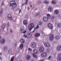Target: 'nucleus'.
<instances>
[{"instance_id": "nucleus-48", "label": "nucleus", "mask_w": 61, "mask_h": 61, "mask_svg": "<svg viewBox=\"0 0 61 61\" xmlns=\"http://www.w3.org/2000/svg\"><path fill=\"white\" fill-rule=\"evenodd\" d=\"M25 17L26 18H28V16L27 15H25Z\"/></svg>"}, {"instance_id": "nucleus-28", "label": "nucleus", "mask_w": 61, "mask_h": 61, "mask_svg": "<svg viewBox=\"0 0 61 61\" xmlns=\"http://www.w3.org/2000/svg\"><path fill=\"white\" fill-rule=\"evenodd\" d=\"M3 50L5 51H6L7 50V47H4Z\"/></svg>"}, {"instance_id": "nucleus-39", "label": "nucleus", "mask_w": 61, "mask_h": 61, "mask_svg": "<svg viewBox=\"0 0 61 61\" xmlns=\"http://www.w3.org/2000/svg\"><path fill=\"white\" fill-rule=\"evenodd\" d=\"M28 0H26L25 4H28Z\"/></svg>"}, {"instance_id": "nucleus-27", "label": "nucleus", "mask_w": 61, "mask_h": 61, "mask_svg": "<svg viewBox=\"0 0 61 61\" xmlns=\"http://www.w3.org/2000/svg\"><path fill=\"white\" fill-rule=\"evenodd\" d=\"M32 56L34 58H37V56H36V54H35L34 53H33L32 54Z\"/></svg>"}, {"instance_id": "nucleus-6", "label": "nucleus", "mask_w": 61, "mask_h": 61, "mask_svg": "<svg viewBox=\"0 0 61 61\" xmlns=\"http://www.w3.org/2000/svg\"><path fill=\"white\" fill-rule=\"evenodd\" d=\"M47 55V53L46 52H43L41 53V56L42 57H45Z\"/></svg>"}, {"instance_id": "nucleus-44", "label": "nucleus", "mask_w": 61, "mask_h": 61, "mask_svg": "<svg viewBox=\"0 0 61 61\" xmlns=\"http://www.w3.org/2000/svg\"><path fill=\"white\" fill-rule=\"evenodd\" d=\"M38 3L39 4H40L41 3V1H38Z\"/></svg>"}, {"instance_id": "nucleus-37", "label": "nucleus", "mask_w": 61, "mask_h": 61, "mask_svg": "<svg viewBox=\"0 0 61 61\" xmlns=\"http://www.w3.org/2000/svg\"><path fill=\"white\" fill-rule=\"evenodd\" d=\"M55 16H53L51 18V20H53L54 19H55Z\"/></svg>"}, {"instance_id": "nucleus-9", "label": "nucleus", "mask_w": 61, "mask_h": 61, "mask_svg": "<svg viewBox=\"0 0 61 61\" xmlns=\"http://www.w3.org/2000/svg\"><path fill=\"white\" fill-rule=\"evenodd\" d=\"M40 52H43L44 50V48L42 46H41L40 47Z\"/></svg>"}, {"instance_id": "nucleus-15", "label": "nucleus", "mask_w": 61, "mask_h": 61, "mask_svg": "<svg viewBox=\"0 0 61 61\" xmlns=\"http://www.w3.org/2000/svg\"><path fill=\"white\" fill-rule=\"evenodd\" d=\"M24 46V45L23 44L20 45L19 47V48L20 49H22Z\"/></svg>"}, {"instance_id": "nucleus-1", "label": "nucleus", "mask_w": 61, "mask_h": 61, "mask_svg": "<svg viewBox=\"0 0 61 61\" xmlns=\"http://www.w3.org/2000/svg\"><path fill=\"white\" fill-rule=\"evenodd\" d=\"M10 6H11L12 7L15 8L16 7V4L15 2V1H11L10 2Z\"/></svg>"}, {"instance_id": "nucleus-38", "label": "nucleus", "mask_w": 61, "mask_h": 61, "mask_svg": "<svg viewBox=\"0 0 61 61\" xmlns=\"http://www.w3.org/2000/svg\"><path fill=\"white\" fill-rule=\"evenodd\" d=\"M3 9H2L1 12H0V14L1 13V14L0 15H3V13H2V12H3Z\"/></svg>"}, {"instance_id": "nucleus-13", "label": "nucleus", "mask_w": 61, "mask_h": 61, "mask_svg": "<svg viewBox=\"0 0 61 61\" xmlns=\"http://www.w3.org/2000/svg\"><path fill=\"white\" fill-rule=\"evenodd\" d=\"M26 58L28 60H29L31 59V56L30 55H28L27 56Z\"/></svg>"}, {"instance_id": "nucleus-56", "label": "nucleus", "mask_w": 61, "mask_h": 61, "mask_svg": "<svg viewBox=\"0 0 61 61\" xmlns=\"http://www.w3.org/2000/svg\"><path fill=\"white\" fill-rule=\"evenodd\" d=\"M25 5V4H22V6H23V5Z\"/></svg>"}, {"instance_id": "nucleus-4", "label": "nucleus", "mask_w": 61, "mask_h": 61, "mask_svg": "<svg viewBox=\"0 0 61 61\" xmlns=\"http://www.w3.org/2000/svg\"><path fill=\"white\" fill-rule=\"evenodd\" d=\"M7 17L8 19L10 20H13V18L12 16L10 14H8L7 16Z\"/></svg>"}, {"instance_id": "nucleus-21", "label": "nucleus", "mask_w": 61, "mask_h": 61, "mask_svg": "<svg viewBox=\"0 0 61 61\" xmlns=\"http://www.w3.org/2000/svg\"><path fill=\"white\" fill-rule=\"evenodd\" d=\"M40 12H38L35 14V16H38L39 15H40Z\"/></svg>"}, {"instance_id": "nucleus-29", "label": "nucleus", "mask_w": 61, "mask_h": 61, "mask_svg": "<svg viewBox=\"0 0 61 61\" xmlns=\"http://www.w3.org/2000/svg\"><path fill=\"white\" fill-rule=\"evenodd\" d=\"M57 26L58 27H59V28L61 27V23H58L57 24Z\"/></svg>"}, {"instance_id": "nucleus-55", "label": "nucleus", "mask_w": 61, "mask_h": 61, "mask_svg": "<svg viewBox=\"0 0 61 61\" xmlns=\"http://www.w3.org/2000/svg\"><path fill=\"white\" fill-rule=\"evenodd\" d=\"M34 30L33 31H32V32L33 33L34 31H35V28H34Z\"/></svg>"}, {"instance_id": "nucleus-22", "label": "nucleus", "mask_w": 61, "mask_h": 61, "mask_svg": "<svg viewBox=\"0 0 61 61\" xmlns=\"http://www.w3.org/2000/svg\"><path fill=\"white\" fill-rule=\"evenodd\" d=\"M40 36V34L38 33H36L35 35V37H38V36Z\"/></svg>"}, {"instance_id": "nucleus-51", "label": "nucleus", "mask_w": 61, "mask_h": 61, "mask_svg": "<svg viewBox=\"0 0 61 61\" xmlns=\"http://www.w3.org/2000/svg\"><path fill=\"white\" fill-rule=\"evenodd\" d=\"M6 34L7 35H9V33L8 32L6 33Z\"/></svg>"}, {"instance_id": "nucleus-26", "label": "nucleus", "mask_w": 61, "mask_h": 61, "mask_svg": "<svg viewBox=\"0 0 61 61\" xmlns=\"http://www.w3.org/2000/svg\"><path fill=\"white\" fill-rule=\"evenodd\" d=\"M52 3L53 4H56V1L55 0H53L52 1Z\"/></svg>"}, {"instance_id": "nucleus-17", "label": "nucleus", "mask_w": 61, "mask_h": 61, "mask_svg": "<svg viewBox=\"0 0 61 61\" xmlns=\"http://www.w3.org/2000/svg\"><path fill=\"white\" fill-rule=\"evenodd\" d=\"M5 24L4 23L3 25H2V28L3 29V30L5 29Z\"/></svg>"}, {"instance_id": "nucleus-45", "label": "nucleus", "mask_w": 61, "mask_h": 61, "mask_svg": "<svg viewBox=\"0 0 61 61\" xmlns=\"http://www.w3.org/2000/svg\"><path fill=\"white\" fill-rule=\"evenodd\" d=\"M4 2H2V4H1V6H3V5H4Z\"/></svg>"}, {"instance_id": "nucleus-41", "label": "nucleus", "mask_w": 61, "mask_h": 61, "mask_svg": "<svg viewBox=\"0 0 61 61\" xmlns=\"http://www.w3.org/2000/svg\"><path fill=\"white\" fill-rule=\"evenodd\" d=\"M50 51V49H47V51L48 52H49V51Z\"/></svg>"}, {"instance_id": "nucleus-53", "label": "nucleus", "mask_w": 61, "mask_h": 61, "mask_svg": "<svg viewBox=\"0 0 61 61\" xmlns=\"http://www.w3.org/2000/svg\"><path fill=\"white\" fill-rule=\"evenodd\" d=\"M2 38V36H1L0 35V39H1Z\"/></svg>"}, {"instance_id": "nucleus-52", "label": "nucleus", "mask_w": 61, "mask_h": 61, "mask_svg": "<svg viewBox=\"0 0 61 61\" xmlns=\"http://www.w3.org/2000/svg\"><path fill=\"white\" fill-rule=\"evenodd\" d=\"M27 9L28 10H30V8L28 7L27 8Z\"/></svg>"}, {"instance_id": "nucleus-60", "label": "nucleus", "mask_w": 61, "mask_h": 61, "mask_svg": "<svg viewBox=\"0 0 61 61\" xmlns=\"http://www.w3.org/2000/svg\"><path fill=\"white\" fill-rule=\"evenodd\" d=\"M32 5H31V6H30L31 7H32Z\"/></svg>"}, {"instance_id": "nucleus-5", "label": "nucleus", "mask_w": 61, "mask_h": 61, "mask_svg": "<svg viewBox=\"0 0 61 61\" xmlns=\"http://www.w3.org/2000/svg\"><path fill=\"white\" fill-rule=\"evenodd\" d=\"M20 33H23V34H25V33L26 32V31L25 30H25L23 28H21L20 30Z\"/></svg>"}, {"instance_id": "nucleus-36", "label": "nucleus", "mask_w": 61, "mask_h": 61, "mask_svg": "<svg viewBox=\"0 0 61 61\" xmlns=\"http://www.w3.org/2000/svg\"><path fill=\"white\" fill-rule=\"evenodd\" d=\"M58 61H60L61 60V57H59L58 58Z\"/></svg>"}, {"instance_id": "nucleus-34", "label": "nucleus", "mask_w": 61, "mask_h": 61, "mask_svg": "<svg viewBox=\"0 0 61 61\" xmlns=\"http://www.w3.org/2000/svg\"><path fill=\"white\" fill-rule=\"evenodd\" d=\"M23 36V37H24L25 38H26V37H27V38H28V37H27V36H26V35H25V34H24Z\"/></svg>"}, {"instance_id": "nucleus-16", "label": "nucleus", "mask_w": 61, "mask_h": 61, "mask_svg": "<svg viewBox=\"0 0 61 61\" xmlns=\"http://www.w3.org/2000/svg\"><path fill=\"white\" fill-rule=\"evenodd\" d=\"M57 49L58 51L61 50V46H59L57 48Z\"/></svg>"}, {"instance_id": "nucleus-14", "label": "nucleus", "mask_w": 61, "mask_h": 61, "mask_svg": "<svg viewBox=\"0 0 61 61\" xmlns=\"http://www.w3.org/2000/svg\"><path fill=\"white\" fill-rule=\"evenodd\" d=\"M20 42L21 43H25V41L23 39H21L20 40Z\"/></svg>"}, {"instance_id": "nucleus-33", "label": "nucleus", "mask_w": 61, "mask_h": 61, "mask_svg": "<svg viewBox=\"0 0 61 61\" xmlns=\"http://www.w3.org/2000/svg\"><path fill=\"white\" fill-rule=\"evenodd\" d=\"M16 41H15L14 42V45L15 47L16 46Z\"/></svg>"}, {"instance_id": "nucleus-12", "label": "nucleus", "mask_w": 61, "mask_h": 61, "mask_svg": "<svg viewBox=\"0 0 61 61\" xmlns=\"http://www.w3.org/2000/svg\"><path fill=\"white\" fill-rule=\"evenodd\" d=\"M44 45L45 46L47 47H50V44L48 43H44Z\"/></svg>"}, {"instance_id": "nucleus-31", "label": "nucleus", "mask_w": 61, "mask_h": 61, "mask_svg": "<svg viewBox=\"0 0 61 61\" xmlns=\"http://www.w3.org/2000/svg\"><path fill=\"white\" fill-rule=\"evenodd\" d=\"M44 3L46 5H48L49 4V2L47 1H45L44 2Z\"/></svg>"}, {"instance_id": "nucleus-49", "label": "nucleus", "mask_w": 61, "mask_h": 61, "mask_svg": "<svg viewBox=\"0 0 61 61\" xmlns=\"http://www.w3.org/2000/svg\"><path fill=\"white\" fill-rule=\"evenodd\" d=\"M10 31L11 33H12L13 32V30L12 29H10Z\"/></svg>"}, {"instance_id": "nucleus-10", "label": "nucleus", "mask_w": 61, "mask_h": 61, "mask_svg": "<svg viewBox=\"0 0 61 61\" xmlns=\"http://www.w3.org/2000/svg\"><path fill=\"white\" fill-rule=\"evenodd\" d=\"M5 39H2L0 40V43L1 44H3L5 43Z\"/></svg>"}, {"instance_id": "nucleus-8", "label": "nucleus", "mask_w": 61, "mask_h": 61, "mask_svg": "<svg viewBox=\"0 0 61 61\" xmlns=\"http://www.w3.org/2000/svg\"><path fill=\"white\" fill-rule=\"evenodd\" d=\"M48 26L50 29H52L53 28V24L51 23H49L48 25Z\"/></svg>"}, {"instance_id": "nucleus-43", "label": "nucleus", "mask_w": 61, "mask_h": 61, "mask_svg": "<svg viewBox=\"0 0 61 61\" xmlns=\"http://www.w3.org/2000/svg\"><path fill=\"white\" fill-rule=\"evenodd\" d=\"M28 51H32V49L30 48H29Z\"/></svg>"}, {"instance_id": "nucleus-40", "label": "nucleus", "mask_w": 61, "mask_h": 61, "mask_svg": "<svg viewBox=\"0 0 61 61\" xmlns=\"http://www.w3.org/2000/svg\"><path fill=\"white\" fill-rule=\"evenodd\" d=\"M39 28V25H37L36 27V29Z\"/></svg>"}, {"instance_id": "nucleus-47", "label": "nucleus", "mask_w": 61, "mask_h": 61, "mask_svg": "<svg viewBox=\"0 0 61 61\" xmlns=\"http://www.w3.org/2000/svg\"><path fill=\"white\" fill-rule=\"evenodd\" d=\"M51 56L50 55L49 57L48 58V59L49 60H50V58H51Z\"/></svg>"}, {"instance_id": "nucleus-63", "label": "nucleus", "mask_w": 61, "mask_h": 61, "mask_svg": "<svg viewBox=\"0 0 61 61\" xmlns=\"http://www.w3.org/2000/svg\"><path fill=\"white\" fill-rule=\"evenodd\" d=\"M44 0V1H47V0Z\"/></svg>"}, {"instance_id": "nucleus-54", "label": "nucleus", "mask_w": 61, "mask_h": 61, "mask_svg": "<svg viewBox=\"0 0 61 61\" xmlns=\"http://www.w3.org/2000/svg\"><path fill=\"white\" fill-rule=\"evenodd\" d=\"M21 12V10L20 9L19 14V13H20V12Z\"/></svg>"}, {"instance_id": "nucleus-19", "label": "nucleus", "mask_w": 61, "mask_h": 61, "mask_svg": "<svg viewBox=\"0 0 61 61\" xmlns=\"http://www.w3.org/2000/svg\"><path fill=\"white\" fill-rule=\"evenodd\" d=\"M48 10L50 12L52 11H53V9L51 7H50L48 9Z\"/></svg>"}, {"instance_id": "nucleus-50", "label": "nucleus", "mask_w": 61, "mask_h": 61, "mask_svg": "<svg viewBox=\"0 0 61 61\" xmlns=\"http://www.w3.org/2000/svg\"><path fill=\"white\" fill-rule=\"evenodd\" d=\"M61 54L60 53H59L58 55V56H61Z\"/></svg>"}, {"instance_id": "nucleus-62", "label": "nucleus", "mask_w": 61, "mask_h": 61, "mask_svg": "<svg viewBox=\"0 0 61 61\" xmlns=\"http://www.w3.org/2000/svg\"><path fill=\"white\" fill-rule=\"evenodd\" d=\"M2 53H0V55H1V54H2Z\"/></svg>"}, {"instance_id": "nucleus-20", "label": "nucleus", "mask_w": 61, "mask_h": 61, "mask_svg": "<svg viewBox=\"0 0 61 61\" xmlns=\"http://www.w3.org/2000/svg\"><path fill=\"white\" fill-rule=\"evenodd\" d=\"M23 23L24 25H27V20H25L23 22Z\"/></svg>"}, {"instance_id": "nucleus-57", "label": "nucleus", "mask_w": 61, "mask_h": 61, "mask_svg": "<svg viewBox=\"0 0 61 61\" xmlns=\"http://www.w3.org/2000/svg\"><path fill=\"white\" fill-rule=\"evenodd\" d=\"M44 61V60H41L40 61Z\"/></svg>"}, {"instance_id": "nucleus-24", "label": "nucleus", "mask_w": 61, "mask_h": 61, "mask_svg": "<svg viewBox=\"0 0 61 61\" xmlns=\"http://www.w3.org/2000/svg\"><path fill=\"white\" fill-rule=\"evenodd\" d=\"M46 15H47V18H51V15L49 14H46Z\"/></svg>"}, {"instance_id": "nucleus-18", "label": "nucleus", "mask_w": 61, "mask_h": 61, "mask_svg": "<svg viewBox=\"0 0 61 61\" xmlns=\"http://www.w3.org/2000/svg\"><path fill=\"white\" fill-rule=\"evenodd\" d=\"M54 13L55 15H57L59 14V11L57 10H56L54 11Z\"/></svg>"}, {"instance_id": "nucleus-2", "label": "nucleus", "mask_w": 61, "mask_h": 61, "mask_svg": "<svg viewBox=\"0 0 61 61\" xmlns=\"http://www.w3.org/2000/svg\"><path fill=\"white\" fill-rule=\"evenodd\" d=\"M34 26L35 24L33 23H30L28 26L29 29L30 31H31V30H32V28L34 27Z\"/></svg>"}, {"instance_id": "nucleus-64", "label": "nucleus", "mask_w": 61, "mask_h": 61, "mask_svg": "<svg viewBox=\"0 0 61 61\" xmlns=\"http://www.w3.org/2000/svg\"><path fill=\"white\" fill-rule=\"evenodd\" d=\"M7 30H8V29H7Z\"/></svg>"}, {"instance_id": "nucleus-32", "label": "nucleus", "mask_w": 61, "mask_h": 61, "mask_svg": "<svg viewBox=\"0 0 61 61\" xmlns=\"http://www.w3.org/2000/svg\"><path fill=\"white\" fill-rule=\"evenodd\" d=\"M14 58H15L14 56H13L12 57L10 61H13V60H14Z\"/></svg>"}, {"instance_id": "nucleus-58", "label": "nucleus", "mask_w": 61, "mask_h": 61, "mask_svg": "<svg viewBox=\"0 0 61 61\" xmlns=\"http://www.w3.org/2000/svg\"><path fill=\"white\" fill-rule=\"evenodd\" d=\"M33 61V59H31V61Z\"/></svg>"}, {"instance_id": "nucleus-35", "label": "nucleus", "mask_w": 61, "mask_h": 61, "mask_svg": "<svg viewBox=\"0 0 61 61\" xmlns=\"http://www.w3.org/2000/svg\"><path fill=\"white\" fill-rule=\"evenodd\" d=\"M39 24L40 25H42L43 24V22H42L41 21L39 23Z\"/></svg>"}, {"instance_id": "nucleus-61", "label": "nucleus", "mask_w": 61, "mask_h": 61, "mask_svg": "<svg viewBox=\"0 0 61 61\" xmlns=\"http://www.w3.org/2000/svg\"><path fill=\"white\" fill-rule=\"evenodd\" d=\"M41 32H42V33H43V31H41Z\"/></svg>"}, {"instance_id": "nucleus-3", "label": "nucleus", "mask_w": 61, "mask_h": 61, "mask_svg": "<svg viewBox=\"0 0 61 61\" xmlns=\"http://www.w3.org/2000/svg\"><path fill=\"white\" fill-rule=\"evenodd\" d=\"M31 47L32 48H35L36 46V43L34 42H32L31 44Z\"/></svg>"}, {"instance_id": "nucleus-42", "label": "nucleus", "mask_w": 61, "mask_h": 61, "mask_svg": "<svg viewBox=\"0 0 61 61\" xmlns=\"http://www.w3.org/2000/svg\"><path fill=\"white\" fill-rule=\"evenodd\" d=\"M27 36L29 38H30V37H31V35H30V34H27Z\"/></svg>"}, {"instance_id": "nucleus-7", "label": "nucleus", "mask_w": 61, "mask_h": 61, "mask_svg": "<svg viewBox=\"0 0 61 61\" xmlns=\"http://www.w3.org/2000/svg\"><path fill=\"white\" fill-rule=\"evenodd\" d=\"M54 35L53 34L51 35L50 37V41H52L54 39Z\"/></svg>"}, {"instance_id": "nucleus-23", "label": "nucleus", "mask_w": 61, "mask_h": 61, "mask_svg": "<svg viewBox=\"0 0 61 61\" xmlns=\"http://www.w3.org/2000/svg\"><path fill=\"white\" fill-rule=\"evenodd\" d=\"M55 37L56 39L57 40H58V39H59L60 38V36H56Z\"/></svg>"}, {"instance_id": "nucleus-30", "label": "nucleus", "mask_w": 61, "mask_h": 61, "mask_svg": "<svg viewBox=\"0 0 61 61\" xmlns=\"http://www.w3.org/2000/svg\"><path fill=\"white\" fill-rule=\"evenodd\" d=\"M12 49H9L8 51V53H12Z\"/></svg>"}, {"instance_id": "nucleus-46", "label": "nucleus", "mask_w": 61, "mask_h": 61, "mask_svg": "<svg viewBox=\"0 0 61 61\" xmlns=\"http://www.w3.org/2000/svg\"><path fill=\"white\" fill-rule=\"evenodd\" d=\"M9 23L8 22L7 23V27H8L9 26Z\"/></svg>"}, {"instance_id": "nucleus-59", "label": "nucleus", "mask_w": 61, "mask_h": 61, "mask_svg": "<svg viewBox=\"0 0 61 61\" xmlns=\"http://www.w3.org/2000/svg\"><path fill=\"white\" fill-rule=\"evenodd\" d=\"M0 59H2V58H1V57L0 56Z\"/></svg>"}, {"instance_id": "nucleus-11", "label": "nucleus", "mask_w": 61, "mask_h": 61, "mask_svg": "<svg viewBox=\"0 0 61 61\" xmlns=\"http://www.w3.org/2000/svg\"><path fill=\"white\" fill-rule=\"evenodd\" d=\"M48 20V19L46 17H44L43 18V20L45 22H47Z\"/></svg>"}, {"instance_id": "nucleus-25", "label": "nucleus", "mask_w": 61, "mask_h": 61, "mask_svg": "<svg viewBox=\"0 0 61 61\" xmlns=\"http://www.w3.org/2000/svg\"><path fill=\"white\" fill-rule=\"evenodd\" d=\"M33 52L34 53H35V54H37L38 53V51H37V50L36 49L34 50H33Z\"/></svg>"}]
</instances>
